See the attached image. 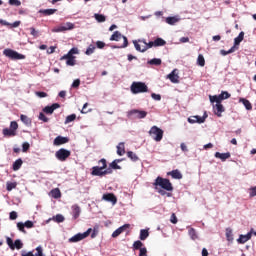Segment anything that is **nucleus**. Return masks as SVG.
<instances>
[{
	"label": "nucleus",
	"mask_w": 256,
	"mask_h": 256,
	"mask_svg": "<svg viewBox=\"0 0 256 256\" xmlns=\"http://www.w3.org/2000/svg\"><path fill=\"white\" fill-rule=\"evenodd\" d=\"M153 185L154 187H161L165 191H173V184H171V181L161 176H158L155 179V182L153 183Z\"/></svg>",
	"instance_id": "f257e3e1"
},
{
	"label": "nucleus",
	"mask_w": 256,
	"mask_h": 256,
	"mask_svg": "<svg viewBox=\"0 0 256 256\" xmlns=\"http://www.w3.org/2000/svg\"><path fill=\"white\" fill-rule=\"evenodd\" d=\"M130 91L134 95H137L139 93H147V91H149V87H147V84H145V82H133L130 86Z\"/></svg>",
	"instance_id": "f03ea898"
},
{
	"label": "nucleus",
	"mask_w": 256,
	"mask_h": 256,
	"mask_svg": "<svg viewBox=\"0 0 256 256\" xmlns=\"http://www.w3.org/2000/svg\"><path fill=\"white\" fill-rule=\"evenodd\" d=\"M123 39V44L120 47L115 46L114 49H125V47H128L129 40L127 39V36H124L119 31H115L113 35L110 37V41H121Z\"/></svg>",
	"instance_id": "7ed1b4c3"
},
{
	"label": "nucleus",
	"mask_w": 256,
	"mask_h": 256,
	"mask_svg": "<svg viewBox=\"0 0 256 256\" xmlns=\"http://www.w3.org/2000/svg\"><path fill=\"white\" fill-rule=\"evenodd\" d=\"M99 163H101L102 166L92 167L91 175H93L94 177H104V169H107V160L105 158L99 160Z\"/></svg>",
	"instance_id": "20e7f679"
},
{
	"label": "nucleus",
	"mask_w": 256,
	"mask_h": 256,
	"mask_svg": "<svg viewBox=\"0 0 256 256\" xmlns=\"http://www.w3.org/2000/svg\"><path fill=\"white\" fill-rule=\"evenodd\" d=\"M3 55H5V57H8V59H12V61H19L21 59H25V55L19 54V52L9 48L3 51Z\"/></svg>",
	"instance_id": "39448f33"
},
{
	"label": "nucleus",
	"mask_w": 256,
	"mask_h": 256,
	"mask_svg": "<svg viewBox=\"0 0 256 256\" xmlns=\"http://www.w3.org/2000/svg\"><path fill=\"white\" fill-rule=\"evenodd\" d=\"M163 133V129L157 126H152L149 130L150 137H152V139H154V141L157 143L163 139Z\"/></svg>",
	"instance_id": "423d86ee"
},
{
	"label": "nucleus",
	"mask_w": 256,
	"mask_h": 256,
	"mask_svg": "<svg viewBox=\"0 0 256 256\" xmlns=\"http://www.w3.org/2000/svg\"><path fill=\"white\" fill-rule=\"evenodd\" d=\"M91 231H93L92 228H89L87 230V232L84 233H78L74 236H72L71 238H69V243H79V241H83V239H87V237H89V235H91Z\"/></svg>",
	"instance_id": "0eeeda50"
},
{
	"label": "nucleus",
	"mask_w": 256,
	"mask_h": 256,
	"mask_svg": "<svg viewBox=\"0 0 256 256\" xmlns=\"http://www.w3.org/2000/svg\"><path fill=\"white\" fill-rule=\"evenodd\" d=\"M73 29H75V24H73L71 22H67L63 25L54 27L52 29V33H63L65 31H71Z\"/></svg>",
	"instance_id": "6e6552de"
},
{
	"label": "nucleus",
	"mask_w": 256,
	"mask_h": 256,
	"mask_svg": "<svg viewBox=\"0 0 256 256\" xmlns=\"http://www.w3.org/2000/svg\"><path fill=\"white\" fill-rule=\"evenodd\" d=\"M55 157L56 159H58V161H67V159H69V157H71V151L65 149V148H61L58 151H56L55 153Z\"/></svg>",
	"instance_id": "1a4fd4ad"
},
{
	"label": "nucleus",
	"mask_w": 256,
	"mask_h": 256,
	"mask_svg": "<svg viewBox=\"0 0 256 256\" xmlns=\"http://www.w3.org/2000/svg\"><path fill=\"white\" fill-rule=\"evenodd\" d=\"M133 249L134 251H140L138 256H147V248L143 247V242H141V240L133 243Z\"/></svg>",
	"instance_id": "9d476101"
},
{
	"label": "nucleus",
	"mask_w": 256,
	"mask_h": 256,
	"mask_svg": "<svg viewBox=\"0 0 256 256\" xmlns=\"http://www.w3.org/2000/svg\"><path fill=\"white\" fill-rule=\"evenodd\" d=\"M205 119H207V112L204 113L203 117L201 116H191L188 118V123H203L205 121Z\"/></svg>",
	"instance_id": "9b49d317"
},
{
	"label": "nucleus",
	"mask_w": 256,
	"mask_h": 256,
	"mask_svg": "<svg viewBox=\"0 0 256 256\" xmlns=\"http://www.w3.org/2000/svg\"><path fill=\"white\" fill-rule=\"evenodd\" d=\"M102 199L108 203H112V205H117V196L113 193L103 194Z\"/></svg>",
	"instance_id": "f8f14e48"
},
{
	"label": "nucleus",
	"mask_w": 256,
	"mask_h": 256,
	"mask_svg": "<svg viewBox=\"0 0 256 256\" xmlns=\"http://www.w3.org/2000/svg\"><path fill=\"white\" fill-rule=\"evenodd\" d=\"M129 115H134L136 119H145L147 112L143 110L133 109L129 112Z\"/></svg>",
	"instance_id": "ddd939ff"
},
{
	"label": "nucleus",
	"mask_w": 256,
	"mask_h": 256,
	"mask_svg": "<svg viewBox=\"0 0 256 256\" xmlns=\"http://www.w3.org/2000/svg\"><path fill=\"white\" fill-rule=\"evenodd\" d=\"M129 227H131L130 224H124L123 226L117 228V229L112 233L113 239L119 237V235H121V233H125V231H127V229H129Z\"/></svg>",
	"instance_id": "4468645a"
},
{
	"label": "nucleus",
	"mask_w": 256,
	"mask_h": 256,
	"mask_svg": "<svg viewBox=\"0 0 256 256\" xmlns=\"http://www.w3.org/2000/svg\"><path fill=\"white\" fill-rule=\"evenodd\" d=\"M61 105L59 103H54L51 106H46L43 108V113H46V115H53V112L55 109H59Z\"/></svg>",
	"instance_id": "2eb2a0df"
},
{
	"label": "nucleus",
	"mask_w": 256,
	"mask_h": 256,
	"mask_svg": "<svg viewBox=\"0 0 256 256\" xmlns=\"http://www.w3.org/2000/svg\"><path fill=\"white\" fill-rule=\"evenodd\" d=\"M252 235L253 232H248L246 235L241 234L237 239V243H239L240 245L247 243V241L251 239Z\"/></svg>",
	"instance_id": "dca6fc26"
},
{
	"label": "nucleus",
	"mask_w": 256,
	"mask_h": 256,
	"mask_svg": "<svg viewBox=\"0 0 256 256\" xmlns=\"http://www.w3.org/2000/svg\"><path fill=\"white\" fill-rule=\"evenodd\" d=\"M54 145H56L57 147H59V145H65V143H69V139L67 137H63V136H57L54 139Z\"/></svg>",
	"instance_id": "f3484780"
},
{
	"label": "nucleus",
	"mask_w": 256,
	"mask_h": 256,
	"mask_svg": "<svg viewBox=\"0 0 256 256\" xmlns=\"http://www.w3.org/2000/svg\"><path fill=\"white\" fill-rule=\"evenodd\" d=\"M214 113L217 117H223L222 113H225V107H223V104H215Z\"/></svg>",
	"instance_id": "a211bd4d"
},
{
	"label": "nucleus",
	"mask_w": 256,
	"mask_h": 256,
	"mask_svg": "<svg viewBox=\"0 0 256 256\" xmlns=\"http://www.w3.org/2000/svg\"><path fill=\"white\" fill-rule=\"evenodd\" d=\"M66 59V65L73 67L75 66V56H68L67 54L61 57V61Z\"/></svg>",
	"instance_id": "6ab92c4d"
},
{
	"label": "nucleus",
	"mask_w": 256,
	"mask_h": 256,
	"mask_svg": "<svg viewBox=\"0 0 256 256\" xmlns=\"http://www.w3.org/2000/svg\"><path fill=\"white\" fill-rule=\"evenodd\" d=\"M214 156L216 157V159H221V161H227V159L231 158V153L230 152H226V153L216 152Z\"/></svg>",
	"instance_id": "aec40b11"
},
{
	"label": "nucleus",
	"mask_w": 256,
	"mask_h": 256,
	"mask_svg": "<svg viewBox=\"0 0 256 256\" xmlns=\"http://www.w3.org/2000/svg\"><path fill=\"white\" fill-rule=\"evenodd\" d=\"M79 215H81V207H79V205L75 204L72 206L73 219H79Z\"/></svg>",
	"instance_id": "412c9836"
},
{
	"label": "nucleus",
	"mask_w": 256,
	"mask_h": 256,
	"mask_svg": "<svg viewBox=\"0 0 256 256\" xmlns=\"http://www.w3.org/2000/svg\"><path fill=\"white\" fill-rule=\"evenodd\" d=\"M176 70H173L170 74H168V79H170L171 83H179V74L175 73Z\"/></svg>",
	"instance_id": "4be33fe9"
},
{
	"label": "nucleus",
	"mask_w": 256,
	"mask_h": 256,
	"mask_svg": "<svg viewBox=\"0 0 256 256\" xmlns=\"http://www.w3.org/2000/svg\"><path fill=\"white\" fill-rule=\"evenodd\" d=\"M223 95H214V96H209V99L212 103H216V105H220L221 101H223Z\"/></svg>",
	"instance_id": "5701e85b"
},
{
	"label": "nucleus",
	"mask_w": 256,
	"mask_h": 256,
	"mask_svg": "<svg viewBox=\"0 0 256 256\" xmlns=\"http://www.w3.org/2000/svg\"><path fill=\"white\" fill-rule=\"evenodd\" d=\"M167 175H171L172 179H183V174L178 169L168 172Z\"/></svg>",
	"instance_id": "b1692460"
},
{
	"label": "nucleus",
	"mask_w": 256,
	"mask_h": 256,
	"mask_svg": "<svg viewBox=\"0 0 256 256\" xmlns=\"http://www.w3.org/2000/svg\"><path fill=\"white\" fill-rule=\"evenodd\" d=\"M17 135V132L15 130H12L11 128H4L3 129V136L4 137H15Z\"/></svg>",
	"instance_id": "393cba45"
},
{
	"label": "nucleus",
	"mask_w": 256,
	"mask_h": 256,
	"mask_svg": "<svg viewBox=\"0 0 256 256\" xmlns=\"http://www.w3.org/2000/svg\"><path fill=\"white\" fill-rule=\"evenodd\" d=\"M117 155H119L120 157H123V155H125V143L120 142L117 145Z\"/></svg>",
	"instance_id": "a878e982"
},
{
	"label": "nucleus",
	"mask_w": 256,
	"mask_h": 256,
	"mask_svg": "<svg viewBox=\"0 0 256 256\" xmlns=\"http://www.w3.org/2000/svg\"><path fill=\"white\" fill-rule=\"evenodd\" d=\"M50 195L53 199H61V190L59 188H54L50 191Z\"/></svg>",
	"instance_id": "bb28decb"
},
{
	"label": "nucleus",
	"mask_w": 256,
	"mask_h": 256,
	"mask_svg": "<svg viewBox=\"0 0 256 256\" xmlns=\"http://www.w3.org/2000/svg\"><path fill=\"white\" fill-rule=\"evenodd\" d=\"M244 37H245V32H240L238 37L234 39V47H237V45H240Z\"/></svg>",
	"instance_id": "cd10ccee"
},
{
	"label": "nucleus",
	"mask_w": 256,
	"mask_h": 256,
	"mask_svg": "<svg viewBox=\"0 0 256 256\" xmlns=\"http://www.w3.org/2000/svg\"><path fill=\"white\" fill-rule=\"evenodd\" d=\"M166 23L168 25H175L176 23H179V18L177 16L167 17Z\"/></svg>",
	"instance_id": "c85d7f7f"
},
{
	"label": "nucleus",
	"mask_w": 256,
	"mask_h": 256,
	"mask_svg": "<svg viewBox=\"0 0 256 256\" xmlns=\"http://www.w3.org/2000/svg\"><path fill=\"white\" fill-rule=\"evenodd\" d=\"M240 102L243 103L244 107L247 109V111H251L253 109V105H251V102L245 98H241Z\"/></svg>",
	"instance_id": "c756f323"
},
{
	"label": "nucleus",
	"mask_w": 256,
	"mask_h": 256,
	"mask_svg": "<svg viewBox=\"0 0 256 256\" xmlns=\"http://www.w3.org/2000/svg\"><path fill=\"white\" fill-rule=\"evenodd\" d=\"M22 165H23V160L21 158L17 159L13 163V171H19V169H21Z\"/></svg>",
	"instance_id": "7c9ffc66"
},
{
	"label": "nucleus",
	"mask_w": 256,
	"mask_h": 256,
	"mask_svg": "<svg viewBox=\"0 0 256 256\" xmlns=\"http://www.w3.org/2000/svg\"><path fill=\"white\" fill-rule=\"evenodd\" d=\"M188 234H189L190 238L192 239V241L199 239V236H197V231L195 230V228H190L188 230Z\"/></svg>",
	"instance_id": "2f4dec72"
},
{
	"label": "nucleus",
	"mask_w": 256,
	"mask_h": 256,
	"mask_svg": "<svg viewBox=\"0 0 256 256\" xmlns=\"http://www.w3.org/2000/svg\"><path fill=\"white\" fill-rule=\"evenodd\" d=\"M165 45H167V42L165 40H163L162 38H157L154 41V47H163Z\"/></svg>",
	"instance_id": "473e14b6"
},
{
	"label": "nucleus",
	"mask_w": 256,
	"mask_h": 256,
	"mask_svg": "<svg viewBox=\"0 0 256 256\" xmlns=\"http://www.w3.org/2000/svg\"><path fill=\"white\" fill-rule=\"evenodd\" d=\"M147 237H149V230H145V229L140 230V237H139L140 241H145Z\"/></svg>",
	"instance_id": "72a5a7b5"
},
{
	"label": "nucleus",
	"mask_w": 256,
	"mask_h": 256,
	"mask_svg": "<svg viewBox=\"0 0 256 256\" xmlns=\"http://www.w3.org/2000/svg\"><path fill=\"white\" fill-rule=\"evenodd\" d=\"M20 120L22 121V123H24V125H31V118H29V116L22 114L20 116Z\"/></svg>",
	"instance_id": "f704fd0d"
},
{
	"label": "nucleus",
	"mask_w": 256,
	"mask_h": 256,
	"mask_svg": "<svg viewBox=\"0 0 256 256\" xmlns=\"http://www.w3.org/2000/svg\"><path fill=\"white\" fill-rule=\"evenodd\" d=\"M52 221H55V223H63V221H65V217L62 214H57L52 217Z\"/></svg>",
	"instance_id": "c9c22d12"
},
{
	"label": "nucleus",
	"mask_w": 256,
	"mask_h": 256,
	"mask_svg": "<svg viewBox=\"0 0 256 256\" xmlns=\"http://www.w3.org/2000/svg\"><path fill=\"white\" fill-rule=\"evenodd\" d=\"M127 157L129 158V159H131V161H139V156H137V154H135V152H133V151H128L127 152Z\"/></svg>",
	"instance_id": "e433bc0d"
},
{
	"label": "nucleus",
	"mask_w": 256,
	"mask_h": 256,
	"mask_svg": "<svg viewBox=\"0 0 256 256\" xmlns=\"http://www.w3.org/2000/svg\"><path fill=\"white\" fill-rule=\"evenodd\" d=\"M13 189H17V182H7L6 191H13Z\"/></svg>",
	"instance_id": "4c0bfd02"
},
{
	"label": "nucleus",
	"mask_w": 256,
	"mask_h": 256,
	"mask_svg": "<svg viewBox=\"0 0 256 256\" xmlns=\"http://www.w3.org/2000/svg\"><path fill=\"white\" fill-rule=\"evenodd\" d=\"M197 65H199L200 67H205V57H203L202 54L198 55Z\"/></svg>",
	"instance_id": "58836bf2"
},
{
	"label": "nucleus",
	"mask_w": 256,
	"mask_h": 256,
	"mask_svg": "<svg viewBox=\"0 0 256 256\" xmlns=\"http://www.w3.org/2000/svg\"><path fill=\"white\" fill-rule=\"evenodd\" d=\"M76 119H77V115L75 114L68 115L65 119V125H67L68 123H73V121H75Z\"/></svg>",
	"instance_id": "ea45409f"
},
{
	"label": "nucleus",
	"mask_w": 256,
	"mask_h": 256,
	"mask_svg": "<svg viewBox=\"0 0 256 256\" xmlns=\"http://www.w3.org/2000/svg\"><path fill=\"white\" fill-rule=\"evenodd\" d=\"M162 61L161 58H154L148 61V65H156L159 66L161 65Z\"/></svg>",
	"instance_id": "a19ab883"
},
{
	"label": "nucleus",
	"mask_w": 256,
	"mask_h": 256,
	"mask_svg": "<svg viewBox=\"0 0 256 256\" xmlns=\"http://www.w3.org/2000/svg\"><path fill=\"white\" fill-rule=\"evenodd\" d=\"M94 17L98 23H105L106 21L105 15L103 14H95Z\"/></svg>",
	"instance_id": "79ce46f5"
},
{
	"label": "nucleus",
	"mask_w": 256,
	"mask_h": 256,
	"mask_svg": "<svg viewBox=\"0 0 256 256\" xmlns=\"http://www.w3.org/2000/svg\"><path fill=\"white\" fill-rule=\"evenodd\" d=\"M93 53H95V45L90 44V45L88 46V48L86 49L85 54H86V55H93Z\"/></svg>",
	"instance_id": "37998d69"
},
{
	"label": "nucleus",
	"mask_w": 256,
	"mask_h": 256,
	"mask_svg": "<svg viewBox=\"0 0 256 256\" xmlns=\"http://www.w3.org/2000/svg\"><path fill=\"white\" fill-rule=\"evenodd\" d=\"M14 249H23V242L21 240H15L13 244Z\"/></svg>",
	"instance_id": "c03bdc74"
},
{
	"label": "nucleus",
	"mask_w": 256,
	"mask_h": 256,
	"mask_svg": "<svg viewBox=\"0 0 256 256\" xmlns=\"http://www.w3.org/2000/svg\"><path fill=\"white\" fill-rule=\"evenodd\" d=\"M42 13L46 16L53 15L57 13V9H45V10H42Z\"/></svg>",
	"instance_id": "a18cd8bd"
},
{
	"label": "nucleus",
	"mask_w": 256,
	"mask_h": 256,
	"mask_svg": "<svg viewBox=\"0 0 256 256\" xmlns=\"http://www.w3.org/2000/svg\"><path fill=\"white\" fill-rule=\"evenodd\" d=\"M226 239L227 241H233V231L231 229H226Z\"/></svg>",
	"instance_id": "49530a36"
},
{
	"label": "nucleus",
	"mask_w": 256,
	"mask_h": 256,
	"mask_svg": "<svg viewBox=\"0 0 256 256\" xmlns=\"http://www.w3.org/2000/svg\"><path fill=\"white\" fill-rule=\"evenodd\" d=\"M221 55L225 56V55H229L231 53H235V46H232L228 51L226 50H221L220 51Z\"/></svg>",
	"instance_id": "de8ad7c7"
},
{
	"label": "nucleus",
	"mask_w": 256,
	"mask_h": 256,
	"mask_svg": "<svg viewBox=\"0 0 256 256\" xmlns=\"http://www.w3.org/2000/svg\"><path fill=\"white\" fill-rule=\"evenodd\" d=\"M6 243L8 245V247L12 250V251H15V246L14 243H13V239L9 238V237H6Z\"/></svg>",
	"instance_id": "09e8293b"
},
{
	"label": "nucleus",
	"mask_w": 256,
	"mask_h": 256,
	"mask_svg": "<svg viewBox=\"0 0 256 256\" xmlns=\"http://www.w3.org/2000/svg\"><path fill=\"white\" fill-rule=\"evenodd\" d=\"M10 129L14 131V133H17V129H19V124H17V122L15 121H12L10 123Z\"/></svg>",
	"instance_id": "8fccbe9b"
},
{
	"label": "nucleus",
	"mask_w": 256,
	"mask_h": 256,
	"mask_svg": "<svg viewBox=\"0 0 256 256\" xmlns=\"http://www.w3.org/2000/svg\"><path fill=\"white\" fill-rule=\"evenodd\" d=\"M133 44L136 51H139L140 53H145V51H143V48H141V45L139 44V42H137V40H134Z\"/></svg>",
	"instance_id": "3c124183"
},
{
	"label": "nucleus",
	"mask_w": 256,
	"mask_h": 256,
	"mask_svg": "<svg viewBox=\"0 0 256 256\" xmlns=\"http://www.w3.org/2000/svg\"><path fill=\"white\" fill-rule=\"evenodd\" d=\"M38 119L40 121H43L44 123H48L49 122V118H47V116H45V114L43 112L39 113Z\"/></svg>",
	"instance_id": "603ef678"
},
{
	"label": "nucleus",
	"mask_w": 256,
	"mask_h": 256,
	"mask_svg": "<svg viewBox=\"0 0 256 256\" xmlns=\"http://www.w3.org/2000/svg\"><path fill=\"white\" fill-rule=\"evenodd\" d=\"M152 47H155V42L154 41H150V42L146 43V46H143L142 51H147L148 49H151Z\"/></svg>",
	"instance_id": "864d4df0"
},
{
	"label": "nucleus",
	"mask_w": 256,
	"mask_h": 256,
	"mask_svg": "<svg viewBox=\"0 0 256 256\" xmlns=\"http://www.w3.org/2000/svg\"><path fill=\"white\" fill-rule=\"evenodd\" d=\"M9 5L14 7H21V0H9Z\"/></svg>",
	"instance_id": "5fc2aeb1"
},
{
	"label": "nucleus",
	"mask_w": 256,
	"mask_h": 256,
	"mask_svg": "<svg viewBox=\"0 0 256 256\" xmlns=\"http://www.w3.org/2000/svg\"><path fill=\"white\" fill-rule=\"evenodd\" d=\"M79 85H81V80L76 79L73 81L71 87H72V89H78Z\"/></svg>",
	"instance_id": "6e6d98bb"
},
{
	"label": "nucleus",
	"mask_w": 256,
	"mask_h": 256,
	"mask_svg": "<svg viewBox=\"0 0 256 256\" xmlns=\"http://www.w3.org/2000/svg\"><path fill=\"white\" fill-rule=\"evenodd\" d=\"M30 147H31V146L29 145L28 142L23 143V144H22V151H23V153H27V151H29V148H30Z\"/></svg>",
	"instance_id": "4d7b16f0"
},
{
	"label": "nucleus",
	"mask_w": 256,
	"mask_h": 256,
	"mask_svg": "<svg viewBox=\"0 0 256 256\" xmlns=\"http://www.w3.org/2000/svg\"><path fill=\"white\" fill-rule=\"evenodd\" d=\"M77 53H79L77 48H72L66 55H68L69 57H73V55H77Z\"/></svg>",
	"instance_id": "13d9d810"
},
{
	"label": "nucleus",
	"mask_w": 256,
	"mask_h": 256,
	"mask_svg": "<svg viewBox=\"0 0 256 256\" xmlns=\"http://www.w3.org/2000/svg\"><path fill=\"white\" fill-rule=\"evenodd\" d=\"M24 227H26L27 229H33L34 227V224L31 220H27L25 223H24Z\"/></svg>",
	"instance_id": "bf43d9fd"
},
{
	"label": "nucleus",
	"mask_w": 256,
	"mask_h": 256,
	"mask_svg": "<svg viewBox=\"0 0 256 256\" xmlns=\"http://www.w3.org/2000/svg\"><path fill=\"white\" fill-rule=\"evenodd\" d=\"M109 167H111V169H115V170L121 169V166H119V164L116 163V162H114V161H112V162L109 164Z\"/></svg>",
	"instance_id": "052dcab7"
},
{
	"label": "nucleus",
	"mask_w": 256,
	"mask_h": 256,
	"mask_svg": "<svg viewBox=\"0 0 256 256\" xmlns=\"http://www.w3.org/2000/svg\"><path fill=\"white\" fill-rule=\"evenodd\" d=\"M17 228L19 229V231H21L22 233H25V224L22 222H18L17 223Z\"/></svg>",
	"instance_id": "680f3d73"
},
{
	"label": "nucleus",
	"mask_w": 256,
	"mask_h": 256,
	"mask_svg": "<svg viewBox=\"0 0 256 256\" xmlns=\"http://www.w3.org/2000/svg\"><path fill=\"white\" fill-rule=\"evenodd\" d=\"M177 221V215H175V213H172L170 217V222L173 223V225H177Z\"/></svg>",
	"instance_id": "e2e57ef3"
},
{
	"label": "nucleus",
	"mask_w": 256,
	"mask_h": 256,
	"mask_svg": "<svg viewBox=\"0 0 256 256\" xmlns=\"http://www.w3.org/2000/svg\"><path fill=\"white\" fill-rule=\"evenodd\" d=\"M97 49H105V42L103 41H97L96 42Z\"/></svg>",
	"instance_id": "0e129e2a"
},
{
	"label": "nucleus",
	"mask_w": 256,
	"mask_h": 256,
	"mask_svg": "<svg viewBox=\"0 0 256 256\" xmlns=\"http://www.w3.org/2000/svg\"><path fill=\"white\" fill-rule=\"evenodd\" d=\"M36 251H37V253L35 254V256H45V255H43V248L41 246H38L36 248Z\"/></svg>",
	"instance_id": "69168bd1"
},
{
	"label": "nucleus",
	"mask_w": 256,
	"mask_h": 256,
	"mask_svg": "<svg viewBox=\"0 0 256 256\" xmlns=\"http://www.w3.org/2000/svg\"><path fill=\"white\" fill-rule=\"evenodd\" d=\"M17 217L18 216H17V213L15 211L10 212L9 219L11 221H15V219H17Z\"/></svg>",
	"instance_id": "338daca9"
},
{
	"label": "nucleus",
	"mask_w": 256,
	"mask_h": 256,
	"mask_svg": "<svg viewBox=\"0 0 256 256\" xmlns=\"http://www.w3.org/2000/svg\"><path fill=\"white\" fill-rule=\"evenodd\" d=\"M35 95H37V97H39L40 99H43L45 97H47V93L46 92H35Z\"/></svg>",
	"instance_id": "774afa93"
}]
</instances>
